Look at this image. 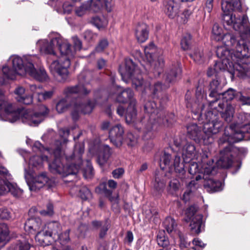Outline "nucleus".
Returning <instances> with one entry per match:
<instances>
[{"mask_svg":"<svg viewBox=\"0 0 250 250\" xmlns=\"http://www.w3.org/2000/svg\"><path fill=\"white\" fill-rule=\"evenodd\" d=\"M29 56H25L23 58L17 55L11 56L8 61V65L2 67L3 78L0 79V84H3L6 79H14L17 75L26 74L29 62L25 58ZM3 97V93L0 90V119L2 121L14 123L21 118L23 123L30 126H37L43 121L44 116L48 112L45 106H42L43 111L40 113L27 109L20 110L15 105L5 101Z\"/></svg>","mask_w":250,"mask_h":250,"instance_id":"obj_1","label":"nucleus"},{"mask_svg":"<svg viewBox=\"0 0 250 250\" xmlns=\"http://www.w3.org/2000/svg\"><path fill=\"white\" fill-rule=\"evenodd\" d=\"M52 43L58 46L61 57L58 60L52 61L49 57L47 62L49 64L50 72L61 82H65L68 78V68L70 65V60L75 55V51L72 49L71 44L67 40L57 36L52 39Z\"/></svg>","mask_w":250,"mask_h":250,"instance_id":"obj_2","label":"nucleus"},{"mask_svg":"<svg viewBox=\"0 0 250 250\" xmlns=\"http://www.w3.org/2000/svg\"><path fill=\"white\" fill-rule=\"evenodd\" d=\"M232 27L233 25H229ZM240 32V36L235 37L229 33L222 35V29L217 24H214L212 27V38L217 41H222L224 45L236 51L237 56H247L250 51V36L243 33V31L236 30Z\"/></svg>","mask_w":250,"mask_h":250,"instance_id":"obj_3","label":"nucleus"},{"mask_svg":"<svg viewBox=\"0 0 250 250\" xmlns=\"http://www.w3.org/2000/svg\"><path fill=\"white\" fill-rule=\"evenodd\" d=\"M84 146L83 143H77L75 145L73 152L71 155H66L65 159L68 162L72 161L70 165L64 167L61 158L56 157L52 163H48L49 167L51 172L57 173L63 177L71 174H76L82 168L81 165L83 164L82 156L84 152Z\"/></svg>","mask_w":250,"mask_h":250,"instance_id":"obj_4","label":"nucleus"},{"mask_svg":"<svg viewBox=\"0 0 250 250\" xmlns=\"http://www.w3.org/2000/svg\"><path fill=\"white\" fill-rule=\"evenodd\" d=\"M241 7L240 0H222L221 9L223 12V20L227 25H232L236 30L243 31L250 36V24L246 15L230 14Z\"/></svg>","mask_w":250,"mask_h":250,"instance_id":"obj_5","label":"nucleus"},{"mask_svg":"<svg viewBox=\"0 0 250 250\" xmlns=\"http://www.w3.org/2000/svg\"><path fill=\"white\" fill-rule=\"evenodd\" d=\"M225 45L217 47L216 55L218 57L222 60L223 63L229 61L230 58L234 62L236 61L233 66L234 74L242 78H250V68L249 66L250 64V51L247 56L239 57L235 55L236 51Z\"/></svg>","mask_w":250,"mask_h":250,"instance_id":"obj_6","label":"nucleus"},{"mask_svg":"<svg viewBox=\"0 0 250 250\" xmlns=\"http://www.w3.org/2000/svg\"><path fill=\"white\" fill-rule=\"evenodd\" d=\"M116 99L119 103H129L125 113V109L121 105L118 107L117 112L121 116H123L125 114V120L127 124L133 122L137 116V111L135 106L136 102L134 98L133 91L130 88L123 90L121 87H119L117 90Z\"/></svg>","mask_w":250,"mask_h":250,"instance_id":"obj_7","label":"nucleus"},{"mask_svg":"<svg viewBox=\"0 0 250 250\" xmlns=\"http://www.w3.org/2000/svg\"><path fill=\"white\" fill-rule=\"evenodd\" d=\"M30 90L32 93V96L25 93V90L23 87H19L17 88L15 90L17 101L21 104H30L33 102V96L38 97V102H42L50 99L54 93L53 90L45 91H43L42 86H37L36 85H31Z\"/></svg>","mask_w":250,"mask_h":250,"instance_id":"obj_8","label":"nucleus"},{"mask_svg":"<svg viewBox=\"0 0 250 250\" xmlns=\"http://www.w3.org/2000/svg\"><path fill=\"white\" fill-rule=\"evenodd\" d=\"M182 73L181 67L179 63H177L167 71L166 75L165 81L166 83L163 85L161 83L158 82L154 83L152 86H151L150 84L146 83H145V90L146 92H148L153 94L154 95L158 94L162 90L167 88L169 86V83L175 82L177 78H179Z\"/></svg>","mask_w":250,"mask_h":250,"instance_id":"obj_9","label":"nucleus"},{"mask_svg":"<svg viewBox=\"0 0 250 250\" xmlns=\"http://www.w3.org/2000/svg\"><path fill=\"white\" fill-rule=\"evenodd\" d=\"M144 107L146 112L149 116V124L146 127L148 131L156 129L158 125H168L169 121L166 118L164 111L157 108L154 102H147Z\"/></svg>","mask_w":250,"mask_h":250,"instance_id":"obj_10","label":"nucleus"},{"mask_svg":"<svg viewBox=\"0 0 250 250\" xmlns=\"http://www.w3.org/2000/svg\"><path fill=\"white\" fill-rule=\"evenodd\" d=\"M205 121L203 125V133L206 139L213 142L212 135L218 133L223 126V123L219 120L215 111H208L205 114Z\"/></svg>","mask_w":250,"mask_h":250,"instance_id":"obj_11","label":"nucleus"},{"mask_svg":"<svg viewBox=\"0 0 250 250\" xmlns=\"http://www.w3.org/2000/svg\"><path fill=\"white\" fill-rule=\"evenodd\" d=\"M144 51L145 56L147 61L150 63L151 67L156 71L158 75H159L165 64L162 51L158 50L154 44L151 42L145 47Z\"/></svg>","mask_w":250,"mask_h":250,"instance_id":"obj_12","label":"nucleus"},{"mask_svg":"<svg viewBox=\"0 0 250 250\" xmlns=\"http://www.w3.org/2000/svg\"><path fill=\"white\" fill-rule=\"evenodd\" d=\"M135 68V65L131 60L126 59L125 65L120 67L119 71L124 81L127 83L129 80L131 79L132 84L137 89L143 86V80L141 75L138 76L137 78L134 77L136 72Z\"/></svg>","mask_w":250,"mask_h":250,"instance_id":"obj_13","label":"nucleus"},{"mask_svg":"<svg viewBox=\"0 0 250 250\" xmlns=\"http://www.w3.org/2000/svg\"><path fill=\"white\" fill-rule=\"evenodd\" d=\"M232 130V134H227L225 130V135L222 139L224 142L228 141L229 143L238 142L242 140L250 139V123H246L244 125H237L234 130Z\"/></svg>","mask_w":250,"mask_h":250,"instance_id":"obj_14","label":"nucleus"},{"mask_svg":"<svg viewBox=\"0 0 250 250\" xmlns=\"http://www.w3.org/2000/svg\"><path fill=\"white\" fill-rule=\"evenodd\" d=\"M27 182L30 189L32 191H37L44 186H46L48 189L55 186L54 181L49 178L44 172L33 177L30 182L27 181Z\"/></svg>","mask_w":250,"mask_h":250,"instance_id":"obj_15","label":"nucleus"},{"mask_svg":"<svg viewBox=\"0 0 250 250\" xmlns=\"http://www.w3.org/2000/svg\"><path fill=\"white\" fill-rule=\"evenodd\" d=\"M95 105V102L89 100H77L72 106L73 111L71 113L74 120L78 119L79 112L88 114L91 112Z\"/></svg>","mask_w":250,"mask_h":250,"instance_id":"obj_16","label":"nucleus"},{"mask_svg":"<svg viewBox=\"0 0 250 250\" xmlns=\"http://www.w3.org/2000/svg\"><path fill=\"white\" fill-rule=\"evenodd\" d=\"M214 170L213 160L209 161L202 165L201 168H199V165L196 162H192L189 164L188 171L191 175L197 173H203V178L207 179V175L213 174Z\"/></svg>","mask_w":250,"mask_h":250,"instance_id":"obj_17","label":"nucleus"},{"mask_svg":"<svg viewBox=\"0 0 250 250\" xmlns=\"http://www.w3.org/2000/svg\"><path fill=\"white\" fill-rule=\"evenodd\" d=\"M37 59L36 56H29L25 58V60L29 62L28 69L26 74H28L39 81H45L48 79V76L45 69L42 67L40 68L38 70L34 68L33 63Z\"/></svg>","mask_w":250,"mask_h":250,"instance_id":"obj_18","label":"nucleus"},{"mask_svg":"<svg viewBox=\"0 0 250 250\" xmlns=\"http://www.w3.org/2000/svg\"><path fill=\"white\" fill-rule=\"evenodd\" d=\"M85 72H82L78 77L79 83L78 85L67 87L64 89L63 93L66 96L72 94H79L81 95H86L89 93L90 90L83 84V79L84 81Z\"/></svg>","mask_w":250,"mask_h":250,"instance_id":"obj_19","label":"nucleus"},{"mask_svg":"<svg viewBox=\"0 0 250 250\" xmlns=\"http://www.w3.org/2000/svg\"><path fill=\"white\" fill-rule=\"evenodd\" d=\"M187 133L189 137L197 143L203 142L206 145L211 144V141L206 139V136L203 135V132L196 124H190L187 126Z\"/></svg>","mask_w":250,"mask_h":250,"instance_id":"obj_20","label":"nucleus"},{"mask_svg":"<svg viewBox=\"0 0 250 250\" xmlns=\"http://www.w3.org/2000/svg\"><path fill=\"white\" fill-rule=\"evenodd\" d=\"M218 107H214V111L220 112L222 118L227 122L229 123L231 121L234 109L233 106L228 103H224L219 102L218 104Z\"/></svg>","mask_w":250,"mask_h":250,"instance_id":"obj_21","label":"nucleus"},{"mask_svg":"<svg viewBox=\"0 0 250 250\" xmlns=\"http://www.w3.org/2000/svg\"><path fill=\"white\" fill-rule=\"evenodd\" d=\"M124 130L120 125L113 126L109 132L110 141L116 146H120L123 143Z\"/></svg>","mask_w":250,"mask_h":250,"instance_id":"obj_22","label":"nucleus"},{"mask_svg":"<svg viewBox=\"0 0 250 250\" xmlns=\"http://www.w3.org/2000/svg\"><path fill=\"white\" fill-rule=\"evenodd\" d=\"M220 159L216 163L217 166L225 168L229 167L233 162L230 147L226 146L224 150L220 152Z\"/></svg>","mask_w":250,"mask_h":250,"instance_id":"obj_23","label":"nucleus"},{"mask_svg":"<svg viewBox=\"0 0 250 250\" xmlns=\"http://www.w3.org/2000/svg\"><path fill=\"white\" fill-rule=\"evenodd\" d=\"M181 153L183 161L185 163H189L192 160L197 157L195 146L190 143H187L183 146Z\"/></svg>","mask_w":250,"mask_h":250,"instance_id":"obj_24","label":"nucleus"},{"mask_svg":"<svg viewBox=\"0 0 250 250\" xmlns=\"http://www.w3.org/2000/svg\"><path fill=\"white\" fill-rule=\"evenodd\" d=\"M42 221L39 218H32L26 221L24 225L25 230L29 234H35L43 229Z\"/></svg>","mask_w":250,"mask_h":250,"instance_id":"obj_25","label":"nucleus"},{"mask_svg":"<svg viewBox=\"0 0 250 250\" xmlns=\"http://www.w3.org/2000/svg\"><path fill=\"white\" fill-rule=\"evenodd\" d=\"M164 6V12L170 18L173 19L177 15L179 6L175 0H165Z\"/></svg>","mask_w":250,"mask_h":250,"instance_id":"obj_26","label":"nucleus"},{"mask_svg":"<svg viewBox=\"0 0 250 250\" xmlns=\"http://www.w3.org/2000/svg\"><path fill=\"white\" fill-rule=\"evenodd\" d=\"M148 26L146 24L142 23L137 24L135 28V37L138 42H145L148 39Z\"/></svg>","mask_w":250,"mask_h":250,"instance_id":"obj_27","label":"nucleus"},{"mask_svg":"<svg viewBox=\"0 0 250 250\" xmlns=\"http://www.w3.org/2000/svg\"><path fill=\"white\" fill-rule=\"evenodd\" d=\"M216 168L214 167V170L213 174L207 175V179H204L206 182L204 184V187L209 192H216L222 190V184L220 181H215L211 177L216 173Z\"/></svg>","mask_w":250,"mask_h":250,"instance_id":"obj_28","label":"nucleus"},{"mask_svg":"<svg viewBox=\"0 0 250 250\" xmlns=\"http://www.w3.org/2000/svg\"><path fill=\"white\" fill-rule=\"evenodd\" d=\"M50 234L43 228L38 231L35 236V240L42 246H48L51 244Z\"/></svg>","mask_w":250,"mask_h":250,"instance_id":"obj_29","label":"nucleus"},{"mask_svg":"<svg viewBox=\"0 0 250 250\" xmlns=\"http://www.w3.org/2000/svg\"><path fill=\"white\" fill-rule=\"evenodd\" d=\"M43 228L47 230L51 237L59 236V233L62 229L60 223L56 221L48 223L44 225Z\"/></svg>","mask_w":250,"mask_h":250,"instance_id":"obj_30","label":"nucleus"},{"mask_svg":"<svg viewBox=\"0 0 250 250\" xmlns=\"http://www.w3.org/2000/svg\"><path fill=\"white\" fill-rule=\"evenodd\" d=\"M89 12L100 13L102 11L104 4L102 0H85Z\"/></svg>","mask_w":250,"mask_h":250,"instance_id":"obj_31","label":"nucleus"},{"mask_svg":"<svg viewBox=\"0 0 250 250\" xmlns=\"http://www.w3.org/2000/svg\"><path fill=\"white\" fill-rule=\"evenodd\" d=\"M9 228L6 224H0V248L3 247L9 241Z\"/></svg>","mask_w":250,"mask_h":250,"instance_id":"obj_32","label":"nucleus"},{"mask_svg":"<svg viewBox=\"0 0 250 250\" xmlns=\"http://www.w3.org/2000/svg\"><path fill=\"white\" fill-rule=\"evenodd\" d=\"M70 192L74 194H79L81 198L83 200H86L91 196L90 191L85 187L80 188L78 186H75L72 188Z\"/></svg>","mask_w":250,"mask_h":250,"instance_id":"obj_33","label":"nucleus"},{"mask_svg":"<svg viewBox=\"0 0 250 250\" xmlns=\"http://www.w3.org/2000/svg\"><path fill=\"white\" fill-rule=\"evenodd\" d=\"M202 217V215H196L192 219V220H190V227L193 233L198 234L201 232Z\"/></svg>","mask_w":250,"mask_h":250,"instance_id":"obj_34","label":"nucleus"},{"mask_svg":"<svg viewBox=\"0 0 250 250\" xmlns=\"http://www.w3.org/2000/svg\"><path fill=\"white\" fill-rule=\"evenodd\" d=\"M39 43L42 44V45L40 48V50L42 53L49 55H53V56L55 55L54 47L56 46V43L55 44L52 43V39L50 42L46 41H43L39 42Z\"/></svg>","mask_w":250,"mask_h":250,"instance_id":"obj_35","label":"nucleus"},{"mask_svg":"<svg viewBox=\"0 0 250 250\" xmlns=\"http://www.w3.org/2000/svg\"><path fill=\"white\" fill-rule=\"evenodd\" d=\"M111 154V150L108 146H104L103 150L100 153L97 159L98 164L101 166H103L108 160Z\"/></svg>","mask_w":250,"mask_h":250,"instance_id":"obj_36","label":"nucleus"},{"mask_svg":"<svg viewBox=\"0 0 250 250\" xmlns=\"http://www.w3.org/2000/svg\"><path fill=\"white\" fill-rule=\"evenodd\" d=\"M173 166L175 172L179 174L180 178H184L186 171L185 170V165L183 162L181 163V159L180 156H175L173 162Z\"/></svg>","mask_w":250,"mask_h":250,"instance_id":"obj_37","label":"nucleus"},{"mask_svg":"<svg viewBox=\"0 0 250 250\" xmlns=\"http://www.w3.org/2000/svg\"><path fill=\"white\" fill-rule=\"evenodd\" d=\"M91 22L98 29H101L104 28L107 26L108 21L104 16H96L91 18Z\"/></svg>","mask_w":250,"mask_h":250,"instance_id":"obj_38","label":"nucleus"},{"mask_svg":"<svg viewBox=\"0 0 250 250\" xmlns=\"http://www.w3.org/2000/svg\"><path fill=\"white\" fill-rule=\"evenodd\" d=\"M236 93H235L234 90L232 89H229L228 91L223 93L222 96L223 97V101H211L210 103V106L211 107L213 106L214 104L217 103V104L221 102V103H228V101L232 100L234 98H235V95Z\"/></svg>","mask_w":250,"mask_h":250,"instance_id":"obj_39","label":"nucleus"},{"mask_svg":"<svg viewBox=\"0 0 250 250\" xmlns=\"http://www.w3.org/2000/svg\"><path fill=\"white\" fill-rule=\"evenodd\" d=\"M209 90L210 91L209 96L210 97L217 98L220 94L219 83L218 80H213L210 82Z\"/></svg>","mask_w":250,"mask_h":250,"instance_id":"obj_40","label":"nucleus"},{"mask_svg":"<svg viewBox=\"0 0 250 250\" xmlns=\"http://www.w3.org/2000/svg\"><path fill=\"white\" fill-rule=\"evenodd\" d=\"M5 192H10L14 196L16 197H20L22 193V190L17 188V186L9 182L5 187Z\"/></svg>","mask_w":250,"mask_h":250,"instance_id":"obj_41","label":"nucleus"},{"mask_svg":"<svg viewBox=\"0 0 250 250\" xmlns=\"http://www.w3.org/2000/svg\"><path fill=\"white\" fill-rule=\"evenodd\" d=\"M45 161L48 162V157L46 156L42 157L34 156L30 159L29 164L33 167H40L42 165V163Z\"/></svg>","mask_w":250,"mask_h":250,"instance_id":"obj_42","label":"nucleus"},{"mask_svg":"<svg viewBox=\"0 0 250 250\" xmlns=\"http://www.w3.org/2000/svg\"><path fill=\"white\" fill-rule=\"evenodd\" d=\"M70 105L66 98H62L56 104V109L58 113H62L68 110Z\"/></svg>","mask_w":250,"mask_h":250,"instance_id":"obj_43","label":"nucleus"},{"mask_svg":"<svg viewBox=\"0 0 250 250\" xmlns=\"http://www.w3.org/2000/svg\"><path fill=\"white\" fill-rule=\"evenodd\" d=\"M191 36L190 34H186L182 38L181 41V48L184 50L190 48L191 44Z\"/></svg>","mask_w":250,"mask_h":250,"instance_id":"obj_44","label":"nucleus"},{"mask_svg":"<svg viewBox=\"0 0 250 250\" xmlns=\"http://www.w3.org/2000/svg\"><path fill=\"white\" fill-rule=\"evenodd\" d=\"M197 210V208L195 206H191L188 208L186 211V216L187 218H185V221L186 222H188L192 220V219L193 218L195 215H200V214L196 213Z\"/></svg>","mask_w":250,"mask_h":250,"instance_id":"obj_45","label":"nucleus"},{"mask_svg":"<svg viewBox=\"0 0 250 250\" xmlns=\"http://www.w3.org/2000/svg\"><path fill=\"white\" fill-rule=\"evenodd\" d=\"M86 167L82 168L83 176L85 178H90L93 175V168L88 161L84 162Z\"/></svg>","mask_w":250,"mask_h":250,"instance_id":"obj_46","label":"nucleus"},{"mask_svg":"<svg viewBox=\"0 0 250 250\" xmlns=\"http://www.w3.org/2000/svg\"><path fill=\"white\" fill-rule=\"evenodd\" d=\"M163 224L165 228L168 233L172 232L175 227V221L171 217L166 218Z\"/></svg>","mask_w":250,"mask_h":250,"instance_id":"obj_47","label":"nucleus"},{"mask_svg":"<svg viewBox=\"0 0 250 250\" xmlns=\"http://www.w3.org/2000/svg\"><path fill=\"white\" fill-rule=\"evenodd\" d=\"M191 58L196 62L201 63L204 62V57L202 51L199 49H196L192 54H190Z\"/></svg>","mask_w":250,"mask_h":250,"instance_id":"obj_48","label":"nucleus"},{"mask_svg":"<svg viewBox=\"0 0 250 250\" xmlns=\"http://www.w3.org/2000/svg\"><path fill=\"white\" fill-rule=\"evenodd\" d=\"M75 14L79 17L83 16L87 13L89 12L87 3L84 1L80 6L76 8L75 10Z\"/></svg>","mask_w":250,"mask_h":250,"instance_id":"obj_49","label":"nucleus"},{"mask_svg":"<svg viewBox=\"0 0 250 250\" xmlns=\"http://www.w3.org/2000/svg\"><path fill=\"white\" fill-rule=\"evenodd\" d=\"M180 187V183L177 179H173L169 183V191L172 194H174Z\"/></svg>","mask_w":250,"mask_h":250,"instance_id":"obj_50","label":"nucleus"},{"mask_svg":"<svg viewBox=\"0 0 250 250\" xmlns=\"http://www.w3.org/2000/svg\"><path fill=\"white\" fill-rule=\"evenodd\" d=\"M235 99L240 102L242 104L250 105V97L244 96L241 92L236 93Z\"/></svg>","mask_w":250,"mask_h":250,"instance_id":"obj_51","label":"nucleus"},{"mask_svg":"<svg viewBox=\"0 0 250 250\" xmlns=\"http://www.w3.org/2000/svg\"><path fill=\"white\" fill-rule=\"evenodd\" d=\"M238 119L239 123L237 125H244L246 123H250V114L249 113H240L238 115Z\"/></svg>","mask_w":250,"mask_h":250,"instance_id":"obj_52","label":"nucleus"},{"mask_svg":"<svg viewBox=\"0 0 250 250\" xmlns=\"http://www.w3.org/2000/svg\"><path fill=\"white\" fill-rule=\"evenodd\" d=\"M126 141L128 146H133L137 144L138 138L131 133H129L127 134Z\"/></svg>","mask_w":250,"mask_h":250,"instance_id":"obj_53","label":"nucleus"},{"mask_svg":"<svg viewBox=\"0 0 250 250\" xmlns=\"http://www.w3.org/2000/svg\"><path fill=\"white\" fill-rule=\"evenodd\" d=\"M69 231V229H67L61 234L59 233V236H57V237L60 240L61 243L65 244L69 242L70 240Z\"/></svg>","mask_w":250,"mask_h":250,"instance_id":"obj_54","label":"nucleus"},{"mask_svg":"<svg viewBox=\"0 0 250 250\" xmlns=\"http://www.w3.org/2000/svg\"><path fill=\"white\" fill-rule=\"evenodd\" d=\"M72 39L74 45V49L73 50L75 51L76 53L77 51H79L81 50L82 48V42L77 37H73Z\"/></svg>","mask_w":250,"mask_h":250,"instance_id":"obj_55","label":"nucleus"},{"mask_svg":"<svg viewBox=\"0 0 250 250\" xmlns=\"http://www.w3.org/2000/svg\"><path fill=\"white\" fill-rule=\"evenodd\" d=\"M28 238H26L23 241H21L18 244V249L19 250H29L31 248V245L29 242L27 240Z\"/></svg>","mask_w":250,"mask_h":250,"instance_id":"obj_56","label":"nucleus"},{"mask_svg":"<svg viewBox=\"0 0 250 250\" xmlns=\"http://www.w3.org/2000/svg\"><path fill=\"white\" fill-rule=\"evenodd\" d=\"M99 189L102 192H103L106 196L107 197H110L112 194V192L111 190L108 189L106 188V185L105 183H103L101 184L99 187L96 188V191Z\"/></svg>","mask_w":250,"mask_h":250,"instance_id":"obj_57","label":"nucleus"},{"mask_svg":"<svg viewBox=\"0 0 250 250\" xmlns=\"http://www.w3.org/2000/svg\"><path fill=\"white\" fill-rule=\"evenodd\" d=\"M11 212L6 208H0V218L9 219L11 218Z\"/></svg>","mask_w":250,"mask_h":250,"instance_id":"obj_58","label":"nucleus"},{"mask_svg":"<svg viewBox=\"0 0 250 250\" xmlns=\"http://www.w3.org/2000/svg\"><path fill=\"white\" fill-rule=\"evenodd\" d=\"M40 213L43 215L51 216L54 213L53 206L51 203H48L47 205L46 210H42L40 211Z\"/></svg>","mask_w":250,"mask_h":250,"instance_id":"obj_59","label":"nucleus"},{"mask_svg":"<svg viewBox=\"0 0 250 250\" xmlns=\"http://www.w3.org/2000/svg\"><path fill=\"white\" fill-rule=\"evenodd\" d=\"M214 0H206L204 10L205 12L210 13L213 7Z\"/></svg>","mask_w":250,"mask_h":250,"instance_id":"obj_60","label":"nucleus"},{"mask_svg":"<svg viewBox=\"0 0 250 250\" xmlns=\"http://www.w3.org/2000/svg\"><path fill=\"white\" fill-rule=\"evenodd\" d=\"M96 37L97 35L90 30H87L84 33V38L88 42L95 40Z\"/></svg>","mask_w":250,"mask_h":250,"instance_id":"obj_61","label":"nucleus"},{"mask_svg":"<svg viewBox=\"0 0 250 250\" xmlns=\"http://www.w3.org/2000/svg\"><path fill=\"white\" fill-rule=\"evenodd\" d=\"M108 42L106 40H102L96 48L97 52H101L103 51L108 45Z\"/></svg>","mask_w":250,"mask_h":250,"instance_id":"obj_62","label":"nucleus"},{"mask_svg":"<svg viewBox=\"0 0 250 250\" xmlns=\"http://www.w3.org/2000/svg\"><path fill=\"white\" fill-rule=\"evenodd\" d=\"M125 172V170L123 168H118L114 170L112 174L113 177L115 179L120 178Z\"/></svg>","mask_w":250,"mask_h":250,"instance_id":"obj_63","label":"nucleus"},{"mask_svg":"<svg viewBox=\"0 0 250 250\" xmlns=\"http://www.w3.org/2000/svg\"><path fill=\"white\" fill-rule=\"evenodd\" d=\"M157 242L162 247H166L168 245V241L165 237H158Z\"/></svg>","mask_w":250,"mask_h":250,"instance_id":"obj_64","label":"nucleus"}]
</instances>
